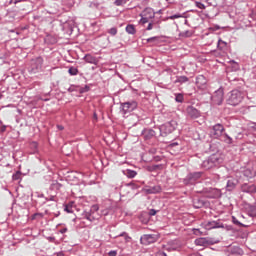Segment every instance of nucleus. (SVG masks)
<instances>
[{"label":"nucleus","mask_w":256,"mask_h":256,"mask_svg":"<svg viewBox=\"0 0 256 256\" xmlns=\"http://www.w3.org/2000/svg\"><path fill=\"white\" fill-rule=\"evenodd\" d=\"M123 175L127 176L128 179H135L137 177V171L126 169L122 171Z\"/></svg>","instance_id":"obj_24"},{"label":"nucleus","mask_w":256,"mask_h":256,"mask_svg":"<svg viewBox=\"0 0 256 256\" xmlns=\"http://www.w3.org/2000/svg\"><path fill=\"white\" fill-rule=\"evenodd\" d=\"M196 85L198 89H202V90L207 89V78H205V76L203 75H199L196 78Z\"/></svg>","instance_id":"obj_17"},{"label":"nucleus","mask_w":256,"mask_h":256,"mask_svg":"<svg viewBox=\"0 0 256 256\" xmlns=\"http://www.w3.org/2000/svg\"><path fill=\"white\" fill-rule=\"evenodd\" d=\"M137 107H139V103L135 100L121 103V109L124 115H127V113H131L132 111H135Z\"/></svg>","instance_id":"obj_7"},{"label":"nucleus","mask_w":256,"mask_h":256,"mask_svg":"<svg viewBox=\"0 0 256 256\" xmlns=\"http://www.w3.org/2000/svg\"><path fill=\"white\" fill-rule=\"evenodd\" d=\"M57 256H65V254L63 252H59L57 253Z\"/></svg>","instance_id":"obj_61"},{"label":"nucleus","mask_w":256,"mask_h":256,"mask_svg":"<svg viewBox=\"0 0 256 256\" xmlns=\"http://www.w3.org/2000/svg\"><path fill=\"white\" fill-rule=\"evenodd\" d=\"M74 206H75V202L71 201L68 204H65L64 211H66V213H73Z\"/></svg>","instance_id":"obj_28"},{"label":"nucleus","mask_w":256,"mask_h":256,"mask_svg":"<svg viewBox=\"0 0 256 256\" xmlns=\"http://www.w3.org/2000/svg\"><path fill=\"white\" fill-rule=\"evenodd\" d=\"M126 33H128L129 35H135V33H137V29H135V25L128 24L126 26Z\"/></svg>","instance_id":"obj_26"},{"label":"nucleus","mask_w":256,"mask_h":256,"mask_svg":"<svg viewBox=\"0 0 256 256\" xmlns=\"http://www.w3.org/2000/svg\"><path fill=\"white\" fill-rule=\"evenodd\" d=\"M68 73L69 75H72V76L79 75V69L72 66L68 69Z\"/></svg>","instance_id":"obj_34"},{"label":"nucleus","mask_w":256,"mask_h":256,"mask_svg":"<svg viewBox=\"0 0 256 256\" xmlns=\"http://www.w3.org/2000/svg\"><path fill=\"white\" fill-rule=\"evenodd\" d=\"M193 35V32L186 30L184 32L180 33V37H191Z\"/></svg>","instance_id":"obj_38"},{"label":"nucleus","mask_w":256,"mask_h":256,"mask_svg":"<svg viewBox=\"0 0 256 256\" xmlns=\"http://www.w3.org/2000/svg\"><path fill=\"white\" fill-rule=\"evenodd\" d=\"M127 187H132V189H137V184L133 183V182H130L128 184H126Z\"/></svg>","instance_id":"obj_53"},{"label":"nucleus","mask_w":256,"mask_h":256,"mask_svg":"<svg viewBox=\"0 0 256 256\" xmlns=\"http://www.w3.org/2000/svg\"><path fill=\"white\" fill-rule=\"evenodd\" d=\"M232 137L234 138V141H241V139H243V137H244V134H243V132H234L233 134H232Z\"/></svg>","instance_id":"obj_29"},{"label":"nucleus","mask_w":256,"mask_h":256,"mask_svg":"<svg viewBox=\"0 0 256 256\" xmlns=\"http://www.w3.org/2000/svg\"><path fill=\"white\" fill-rule=\"evenodd\" d=\"M203 177V172H193L189 173L184 179L183 183L185 185H195L199 179Z\"/></svg>","instance_id":"obj_5"},{"label":"nucleus","mask_w":256,"mask_h":256,"mask_svg":"<svg viewBox=\"0 0 256 256\" xmlns=\"http://www.w3.org/2000/svg\"><path fill=\"white\" fill-rule=\"evenodd\" d=\"M58 129H60V131H63V126L58 125Z\"/></svg>","instance_id":"obj_64"},{"label":"nucleus","mask_w":256,"mask_h":256,"mask_svg":"<svg viewBox=\"0 0 256 256\" xmlns=\"http://www.w3.org/2000/svg\"><path fill=\"white\" fill-rule=\"evenodd\" d=\"M232 223H234V225H237L238 227H249V225H245L239 222V220H237L235 216L232 217Z\"/></svg>","instance_id":"obj_35"},{"label":"nucleus","mask_w":256,"mask_h":256,"mask_svg":"<svg viewBox=\"0 0 256 256\" xmlns=\"http://www.w3.org/2000/svg\"><path fill=\"white\" fill-rule=\"evenodd\" d=\"M129 3V0H115L114 5L116 7H123V5H127Z\"/></svg>","instance_id":"obj_32"},{"label":"nucleus","mask_w":256,"mask_h":256,"mask_svg":"<svg viewBox=\"0 0 256 256\" xmlns=\"http://www.w3.org/2000/svg\"><path fill=\"white\" fill-rule=\"evenodd\" d=\"M46 201H54V203L52 205H54V207H57V201H55V196H51L50 198H46Z\"/></svg>","instance_id":"obj_49"},{"label":"nucleus","mask_w":256,"mask_h":256,"mask_svg":"<svg viewBox=\"0 0 256 256\" xmlns=\"http://www.w3.org/2000/svg\"><path fill=\"white\" fill-rule=\"evenodd\" d=\"M149 19H150V18H147V16H144V15L142 14V18H141V20H140V23H141L142 25H145V23H149Z\"/></svg>","instance_id":"obj_45"},{"label":"nucleus","mask_w":256,"mask_h":256,"mask_svg":"<svg viewBox=\"0 0 256 256\" xmlns=\"http://www.w3.org/2000/svg\"><path fill=\"white\" fill-rule=\"evenodd\" d=\"M159 169H163V165L161 164H157V165H153L151 168H150V171H157Z\"/></svg>","instance_id":"obj_42"},{"label":"nucleus","mask_w":256,"mask_h":256,"mask_svg":"<svg viewBox=\"0 0 256 256\" xmlns=\"http://www.w3.org/2000/svg\"><path fill=\"white\" fill-rule=\"evenodd\" d=\"M245 209L249 217H256V205L246 204Z\"/></svg>","instance_id":"obj_21"},{"label":"nucleus","mask_w":256,"mask_h":256,"mask_svg":"<svg viewBox=\"0 0 256 256\" xmlns=\"http://www.w3.org/2000/svg\"><path fill=\"white\" fill-rule=\"evenodd\" d=\"M82 215H83V218H84V219H87V220L90 221L91 223H93V221H95V217H93V216L91 215V212L85 211Z\"/></svg>","instance_id":"obj_30"},{"label":"nucleus","mask_w":256,"mask_h":256,"mask_svg":"<svg viewBox=\"0 0 256 256\" xmlns=\"http://www.w3.org/2000/svg\"><path fill=\"white\" fill-rule=\"evenodd\" d=\"M143 193L145 195H155L157 193H161V186L157 185V186H152V187H149V186H145L143 189H142Z\"/></svg>","instance_id":"obj_14"},{"label":"nucleus","mask_w":256,"mask_h":256,"mask_svg":"<svg viewBox=\"0 0 256 256\" xmlns=\"http://www.w3.org/2000/svg\"><path fill=\"white\" fill-rule=\"evenodd\" d=\"M141 135H142L144 141H151V139H153V137H155V135H157V133L152 128H144L142 130Z\"/></svg>","instance_id":"obj_13"},{"label":"nucleus","mask_w":256,"mask_h":256,"mask_svg":"<svg viewBox=\"0 0 256 256\" xmlns=\"http://www.w3.org/2000/svg\"><path fill=\"white\" fill-rule=\"evenodd\" d=\"M186 113L190 119H199V117H201V111L194 106H188L186 108Z\"/></svg>","instance_id":"obj_11"},{"label":"nucleus","mask_w":256,"mask_h":256,"mask_svg":"<svg viewBox=\"0 0 256 256\" xmlns=\"http://www.w3.org/2000/svg\"><path fill=\"white\" fill-rule=\"evenodd\" d=\"M233 253H236L237 255H243V250L241 248H235Z\"/></svg>","instance_id":"obj_51"},{"label":"nucleus","mask_w":256,"mask_h":256,"mask_svg":"<svg viewBox=\"0 0 256 256\" xmlns=\"http://www.w3.org/2000/svg\"><path fill=\"white\" fill-rule=\"evenodd\" d=\"M84 61L86 63H90L91 65H97L99 63V59H97V57H95L91 54H86L84 56Z\"/></svg>","instance_id":"obj_19"},{"label":"nucleus","mask_w":256,"mask_h":256,"mask_svg":"<svg viewBox=\"0 0 256 256\" xmlns=\"http://www.w3.org/2000/svg\"><path fill=\"white\" fill-rule=\"evenodd\" d=\"M225 131V127L222 126V124H216L212 127V135L215 137V139H218V137H221L223 135V132Z\"/></svg>","instance_id":"obj_16"},{"label":"nucleus","mask_w":256,"mask_h":256,"mask_svg":"<svg viewBox=\"0 0 256 256\" xmlns=\"http://www.w3.org/2000/svg\"><path fill=\"white\" fill-rule=\"evenodd\" d=\"M222 137H223V141H224V143H226V145H235V143H237V141H235L233 136L231 137L227 133L222 134Z\"/></svg>","instance_id":"obj_20"},{"label":"nucleus","mask_w":256,"mask_h":256,"mask_svg":"<svg viewBox=\"0 0 256 256\" xmlns=\"http://www.w3.org/2000/svg\"><path fill=\"white\" fill-rule=\"evenodd\" d=\"M153 27H159V21L155 22V21H151L149 22L146 31H151V29H153Z\"/></svg>","instance_id":"obj_33"},{"label":"nucleus","mask_w":256,"mask_h":256,"mask_svg":"<svg viewBox=\"0 0 256 256\" xmlns=\"http://www.w3.org/2000/svg\"><path fill=\"white\" fill-rule=\"evenodd\" d=\"M157 241V236L155 234H144L140 238V242L142 245H151Z\"/></svg>","instance_id":"obj_9"},{"label":"nucleus","mask_w":256,"mask_h":256,"mask_svg":"<svg viewBox=\"0 0 256 256\" xmlns=\"http://www.w3.org/2000/svg\"><path fill=\"white\" fill-rule=\"evenodd\" d=\"M21 175H23V173H21V171H17L16 173H14L12 175L13 181H19V179H21Z\"/></svg>","instance_id":"obj_36"},{"label":"nucleus","mask_w":256,"mask_h":256,"mask_svg":"<svg viewBox=\"0 0 256 256\" xmlns=\"http://www.w3.org/2000/svg\"><path fill=\"white\" fill-rule=\"evenodd\" d=\"M175 129H177V121L171 120L169 122H166L159 127L160 136L167 137V135H171V133H173Z\"/></svg>","instance_id":"obj_3"},{"label":"nucleus","mask_w":256,"mask_h":256,"mask_svg":"<svg viewBox=\"0 0 256 256\" xmlns=\"http://www.w3.org/2000/svg\"><path fill=\"white\" fill-rule=\"evenodd\" d=\"M245 97V94L241 92L240 90L234 89L228 93L227 103L228 105H232L233 107H237L241 101H243V98Z\"/></svg>","instance_id":"obj_2"},{"label":"nucleus","mask_w":256,"mask_h":256,"mask_svg":"<svg viewBox=\"0 0 256 256\" xmlns=\"http://www.w3.org/2000/svg\"><path fill=\"white\" fill-rule=\"evenodd\" d=\"M91 211H99V206L93 205Z\"/></svg>","instance_id":"obj_57"},{"label":"nucleus","mask_w":256,"mask_h":256,"mask_svg":"<svg viewBox=\"0 0 256 256\" xmlns=\"http://www.w3.org/2000/svg\"><path fill=\"white\" fill-rule=\"evenodd\" d=\"M43 217H45V214H43V213H34L31 216V220L32 221H35V220L39 221V220L43 219Z\"/></svg>","instance_id":"obj_31"},{"label":"nucleus","mask_w":256,"mask_h":256,"mask_svg":"<svg viewBox=\"0 0 256 256\" xmlns=\"http://www.w3.org/2000/svg\"><path fill=\"white\" fill-rule=\"evenodd\" d=\"M175 101L177 103H183V101H184L183 94H176Z\"/></svg>","instance_id":"obj_39"},{"label":"nucleus","mask_w":256,"mask_h":256,"mask_svg":"<svg viewBox=\"0 0 256 256\" xmlns=\"http://www.w3.org/2000/svg\"><path fill=\"white\" fill-rule=\"evenodd\" d=\"M194 243L197 247H210V245H216V243H219V240L211 237H201L197 238Z\"/></svg>","instance_id":"obj_4"},{"label":"nucleus","mask_w":256,"mask_h":256,"mask_svg":"<svg viewBox=\"0 0 256 256\" xmlns=\"http://www.w3.org/2000/svg\"><path fill=\"white\" fill-rule=\"evenodd\" d=\"M59 215H61L60 212H57V213L54 214L55 217H59Z\"/></svg>","instance_id":"obj_62"},{"label":"nucleus","mask_w":256,"mask_h":256,"mask_svg":"<svg viewBox=\"0 0 256 256\" xmlns=\"http://www.w3.org/2000/svg\"><path fill=\"white\" fill-rule=\"evenodd\" d=\"M244 175H245V177H253V174L251 173V170H245Z\"/></svg>","instance_id":"obj_52"},{"label":"nucleus","mask_w":256,"mask_h":256,"mask_svg":"<svg viewBox=\"0 0 256 256\" xmlns=\"http://www.w3.org/2000/svg\"><path fill=\"white\" fill-rule=\"evenodd\" d=\"M109 256H117V251L116 250H111L109 253H108Z\"/></svg>","instance_id":"obj_55"},{"label":"nucleus","mask_w":256,"mask_h":256,"mask_svg":"<svg viewBox=\"0 0 256 256\" xmlns=\"http://www.w3.org/2000/svg\"><path fill=\"white\" fill-rule=\"evenodd\" d=\"M73 91H75V85L68 88V93H73Z\"/></svg>","instance_id":"obj_56"},{"label":"nucleus","mask_w":256,"mask_h":256,"mask_svg":"<svg viewBox=\"0 0 256 256\" xmlns=\"http://www.w3.org/2000/svg\"><path fill=\"white\" fill-rule=\"evenodd\" d=\"M88 91H91V87L89 85H85V87L80 88V93H88Z\"/></svg>","instance_id":"obj_40"},{"label":"nucleus","mask_w":256,"mask_h":256,"mask_svg":"<svg viewBox=\"0 0 256 256\" xmlns=\"http://www.w3.org/2000/svg\"><path fill=\"white\" fill-rule=\"evenodd\" d=\"M164 249L166 251H175L177 249V247H175V246H173L171 244H168V245L164 246Z\"/></svg>","instance_id":"obj_41"},{"label":"nucleus","mask_w":256,"mask_h":256,"mask_svg":"<svg viewBox=\"0 0 256 256\" xmlns=\"http://www.w3.org/2000/svg\"><path fill=\"white\" fill-rule=\"evenodd\" d=\"M147 215H148V217H153V216L157 215V210L151 209Z\"/></svg>","instance_id":"obj_48"},{"label":"nucleus","mask_w":256,"mask_h":256,"mask_svg":"<svg viewBox=\"0 0 256 256\" xmlns=\"http://www.w3.org/2000/svg\"><path fill=\"white\" fill-rule=\"evenodd\" d=\"M118 237H124L126 243H129V241H131V237L129 236V234H127V232H122L120 235H118Z\"/></svg>","instance_id":"obj_37"},{"label":"nucleus","mask_w":256,"mask_h":256,"mask_svg":"<svg viewBox=\"0 0 256 256\" xmlns=\"http://www.w3.org/2000/svg\"><path fill=\"white\" fill-rule=\"evenodd\" d=\"M60 233H62V234L67 233V228H62V229L60 230Z\"/></svg>","instance_id":"obj_58"},{"label":"nucleus","mask_w":256,"mask_h":256,"mask_svg":"<svg viewBox=\"0 0 256 256\" xmlns=\"http://www.w3.org/2000/svg\"><path fill=\"white\" fill-rule=\"evenodd\" d=\"M144 17L148 18V19H155V11H153V8H146L143 11Z\"/></svg>","instance_id":"obj_23"},{"label":"nucleus","mask_w":256,"mask_h":256,"mask_svg":"<svg viewBox=\"0 0 256 256\" xmlns=\"http://www.w3.org/2000/svg\"><path fill=\"white\" fill-rule=\"evenodd\" d=\"M204 228L209 231L211 229H223L225 228V225L220 221H208L204 224Z\"/></svg>","instance_id":"obj_12"},{"label":"nucleus","mask_w":256,"mask_h":256,"mask_svg":"<svg viewBox=\"0 0 256 256\" xmlns=\"http://www.w3.org/2000/svg\"><path fill=\"white\" fill-rule=\"evenodd\" d=\"M202 192L204 193L205 197H207V199H219L223 195L221 190L217 188H204Z\"/></svg>","instance_id":"obj_6"},{"label":"nucleus","mask_w":256,"mask_h":256,"mask_svg":"<svg viewBox=\"0 0 256 256\" xmlns=\"http://www.w3.org/2000/svg\"><path fill=\"white\" fill-rule=\"evenodd\" d=\"M237 185H239V180L237 178L230 177L227 180L226 191H235V189H237Z\"/></svg>","instance_id":"obj_15"},{"label":"nucleus","mask_w":256,"mask_h":256,"mask_svg":"<svg viewBox=\"0 0 256 256\" xmlns=\"http://www.w3.org/2000/svg\"><path fill=\"white\" fill-rule=\"evenodd\" d=\"M241 190L243 193L254 194V193H256V186H255V184L249 185V184L245 183L241 186Z\"/></svg>","instance_id":"obj_18"},{"label":"nucleus","mask_w":256,"mask_h":256,"mask_svg":"<svg viewBox=\"0 0 256 256\" xmlns=\"http://www.w3.org/2000/svg\"><path fill=\"white\" fill-rule=\"evenodd\" d=\"M146 41L147 43H155L156 41H159V37L154 36V37L148 38Z\"/></svg>","instance_id":"obj_44"},{"label":"nucleus","mask_w":256,"mask_h":256,"mask_svg":"<svg viewBox=\"0 0 256 256\" xmlns=\"http://www.w3.org/2000/svg\"><path fill=\"white\" fill-rule=\"evenodd\" d=\"M194 235H206L207 233L201 231V229H194Z\"/></svg>","instance_id":"obj_46"},{"label":"nucleus","mask_w":256,"mask_h":256,"mask_svg":"<svg viewBox=\"0 0 256 256\" xmlns=\"http://www.w3.org/2000/svg\"><path fill=\"white\" fill-rule=\"evenodd\" d=\"M48 239H49V241H51L52 243L55 242V237H49Z\"/></svg>","instance_id":"obj_59"},{"label":"nucleus","mask_w":256,"mask_h":256,"mask_svg":"<svg viewBox=\"0 0 256 256\" xmlns=\"http://www.w3.org/2000/svg\"><path fill=\"white\" fill-rule=\"evenodd\" d=\"M185 25H189V21L187 19L184 20Z\"/></svg>","instance_id":"obj_63"},{"label":"nucleus","mask_w":256,"mask_h":256,"mask_svg":"<svg viewBox=\"0 0 256 256\" xmlns=\"http://www.w3.org/2000/svg\"><path fill=\"white\" fill-rule=\"evenodd\" d=\"M43 68V58L37 57L36 59H33L31 62V71L32 73H37V71L41 70Z\"/></svg>","instance_id":"obj_10"},{"label":"nucleus","mask_w":256,"mask_h":256,"mask_svg":"<svg viewBox=\"0 0 256 256\" xmlns=\"http://www.w3.org/2000/svg\"><path fill=\"white\" fill-rule=\"evenodd\" d=\"M193 207L195 209H202V207H205V202L201 198H194L193 199Z\"/></svg>","instance_id":"obj_22"},{"label":"nucleus","mask_w":256,"mask_h":256,"mask_svg":"<svg viewBox=\"0 0 256 256\" xmlns=\"http://www.w3.org/2000/svg\"><path fill=\"white\" fill-rule=\"evenodd\" d=\"M108 33L112 35V37H115L117 35V28L113 27L108 30Z\"/></svg>","instance_id":"obj_43"},{"label":"nucleus","mask_w":256,"mask_h":256,"mask_svg":"<svg viewBox=\"0 0 256 256\" xmlns=\"http://www.w3.org/2000/svg\"><path fill=\"white\" fill-rule=\"evenodd\" d=\"M211 99L214 105H223V99H224L223 89H218L217 91H215Z\"/></svg>","instance_id":"obj_8"},{"label":"nucleus","mask_w":256,"mask_h":256,"mask_svg":"<svg viewBox=\"0 0 256 256\" xmlns=\"http://www.w3.org/2000/svg\"><path fill=\"white\" fill-rule=\"evenodd\" d=\"M217 48L219 49V51H227V42L219 39L217 43Z\"/></svg>","instance_id":"obj_25"},{"label":"nucleus","mask_w":256,"mask_h":256,"mask_svg":"<svg viewBox=\"0 0 256 256\" xmlns=\"http://www.w3.org/2000/svg\"><path fill=\"white\" fill-rule=\"evenodd\" d=\"M196 7H198V9H205V4L201 3V2H195Z\"/></svg>","instance_id":"obj_50"},{"label":"nucleus","mask_w":256,"mask_h":256,"mask_svg":"<svg viewBox=\"0 0 256 256\" xmlns=\"http://www.w3.org/2000/svg\"><path fill=\"white\" fill-rule=\"evenodd\" d=\"M181 17H183V15H181V14H174L172 16H169L168 19L173 20V19H179Z\"/></svg>","instance_id":"obj_47"},{"label":"nucleus","mask_w":256,"mask_h":256,"mask_svg":"<svg viewBox=\"0 0 256 256\" xmlns=\"http://www.w3.org/2000/svg\"><path fill=\"white\" fill-rule=\"evenodd\" d=\"M188 81H189V77L187 76H177L174 83L175 84L180 83V85H183V83H187Z\"/></svg>","instance_id":"obj_27"},{"label":"nucleus","mask_w":256,"mask_h":256,"mask_svg":"<svg viewBox=\"0 0 256 256\" xmlns=\"http://www.w3.org/2000/svg\"><path fill=\"white\" fill-rule=\"evenodd\" d=\"M177 145H179V143H177V142H174V143L170 144L171 147H175Z\"/></svg>","instance_id":"obj_60"},{"label":"nucleus","mask_w":256,"mask_h":256,"mask_svg":"<svg viewBox=\"0 0 256 256\" xmlns=\"http://www.w3.org/2000/svg\"><path fill=\"white\" fill-rule=\"evenodd\" d=\"M223 163V158L220 154H212L201 164L202 169L209 171V169H214V167H219Z\"/></svg>","instance_id":"obj_1"},{"label":"nucleus","mask_w":256,"mask_h":256,"mask_svg":"<svg viewBox=\"0 0 256 256\" xmlns=\"http://www.w3.org/2000/svg\"><path fill=\"white\" fill-rule=\"evenodd\" d=\"M6 131H7V126L2 125V126L0 127V133H5Z\"/></svg>","instance_id":"obj_54"}]
</instances>
